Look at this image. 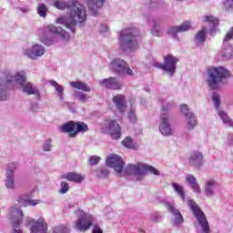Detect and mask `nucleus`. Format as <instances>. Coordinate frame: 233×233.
Listing matches in <instances>:
<instances>
[{"instance_id": "9b49d317", "label": "nucleus", "mask_w": 233, "mask_h": 233, "mask_svg": "<svg viewBox=\"0 0 233 233\" xmlns=\"http://www.w3.org/2000/svg\"><path fill=\"white\" fill-rule=\"evenodd\" d=\"M163 59L164 66H166V74H168V76H174V74H176V65L179 63V58L169 54L163 56Z\"/></svg>"}, {"instance_id": "a19ab883", "label": "nucleus", "mask_w": 233, "mask_h": 233, "mask_svg": "<svg viewBox=\"0 0 233 233\" xmlns=\"http://www.w3.org/2000/svg\"><path fill=\"white\" fill-rule=\"evenodd\" d=\"M77 99L81 103H86V101L89 99V97H88V96H86V94L80 92V93L77 94Z\"/></svg>"}, {"instance_id": "dca6fc26", "label": "nucleus", "mask_w": 233, "mask_h": 233, "mask_svg": "<svg viewBox=\"0 0 233 233\" xmlns=\"http://www.w3.org/2000/svg\"><path fill=\"white\" fill-rule=\"evenodd\" d=\"M113 103L116 105L117 110L121 112V114H125V112H127L128 106L127 105V96H125V95H116L113 97Z\"/></svg>"}, {"instance_id": "79ce46f5", "label": "nucleus", "mask_w": 233, "mask_h": 233, "mask_svg": "<svg viewBox=\"0 0 233 233\" xmlns=\"http://www.w3.org/2000/svg\"><path fill=\"white\" fill-rule=\"evenodd\" d=\"M99 161H101V157H96V156H92L89 158V165H91V166L97 165V163H99Z\"/></svg>"}, {"instance_id": "c03bdc74", "label": "nucleus", "mask_w": 233, "mask_h": 233, "mask_svg": "<svg viewBox=\"0 0 233 233\" xmlns=\"http://www.w3.org/2000/svg\"><path fill=\"white\" fill-rule=\"evenodd\" d=\"M153 66H155V68H159V70H163L164 72H167V67L165 66V64L156 62L153 64Z\"/></svg>"}, {"instance_id": "2f4dec72", "label": "nucleus", "mask_w": 233, "mask_h": 233, "mask_svg": "<svg viewBox=\"0 0 233 233\" xmlns=\"http://www.w3.org/2000/svg\"><path fill=\"white\" fill-rule=\"evenodd\" d=\"M46 12H48V8L45 4H39L37 7V14L40 17H46Z\"/></svg>"}, {"instance_id": "3c124183", "label": "nucleus", "mask_w": 233, "mask_h": 233, "mask_svg": "<svg viewBox=\"0 0 233 233\" xmlns=\"http://www.w3.org/2000/svg\"><path fill=\"white\" fill-rule=\"evenodd\" d=\"M6 99V92L0 87V101Z\"/></svg>"}, {"instance_id": "a211bd4d", "label": "nucleus", "mask_w": 233, "mask_h": 233, "mask_svg": "<svg viewBox=\"0 0 233 233\" xmlns=\"http://www.w3.org/2000/svg\"><path fill=\"white\" fill-rule=\"evenodd\" d=\"M189 165L195 168H200L203 165V153L193 151L189 157Z\"/></svg>"}, {"instance_id": "a18cd8bd", "label": "nucleus", "mask_w": 233, "mask_h": 233, "mask_svg": "<svg viewBox=\"0 0 233 233\" xmlns=\"http://www.w3.org/2000/svg\"><path fill=\"white\" fill-rule=\"evenodd\" d=\"M128 119L131 121V123H136L137 116H136V112L135 111H130L128 113Z\"/></svg>"}, {"instance_id": "39448f33", "label": "nucleus", "mask_w": 233, "mask_h": 233, "mask_svg": "<svg viewBox=\"0 0 233 233\" xmlns=\"http://www.w3.org/2000/svg\"><path fill=\"white\" fill-rule=\"evenodd\" d=\"M61 132L69 134V137H77V134H85L88 132V125L85 122L68 121L60 127Z\"/></svg>"}, {"instance_id": "cd10ccee", "label": "nucleus", "mask_w": 233, "mask_h": 233, "mask_svg": "<svg viewBox=\"0 0 233 233\" xmlns=\"http://www.w3.org/2000/svg\"><path fill=\"white\" fill-rule=\"evenodd\" d=\"M203 21H204V23H208L209 25H212L213 26H218V25H219V19H218L214 15L204 16Z\"/></svg>"}, {"instance_id": "c756f323", "label": "nucleus", "mask_w": 233, "mask_h": 233, "mask_svg": "<svg viewBox=\"0 0 233 233\" xmlns=\"http://www.w3.org/2000/svg\"><path fill=\"white\" fill-rule=\"evenodd\" d=\"M172 187L174 190L180 196V198L185 201V191H183V186L177 184V183H173Z\"/></svg>"}, {"instance_id": "c85d7f7f", "label": "nucleus", "mask_w": 233, "mask_h": 233, "mask_svg": "<svg viewBox=\"0 0 233 233\" xmlns=\"http://www.w3.org/2000/svg\"><path fill=\"white\" fill-rule=\"evenodd\" d=\"M50 85L56 88V92H58L59 96L62 98L63 97V92H65V87L63 86L59 85L56 80H50L49 81Z\"/></svg>"}, {"instance_id": "a878e982", "label": "nucleus", "mask_w": 233, "mask_h": 233, "mask_svg": "<svg viewBox=\"0 0 233 233\" xmlns=\"http://www.w3.org/2000/svg\"><path fill=\"white\" fill-rule=\"evenodd\" d=\"M186 117H187V128L192 130L198 125V119L194 116V113H186Z\"/></svg>"}, {"instance_id": "4be33fe9", "label": "nucleus", "mask_w": 233, "mask_h": 233, "mask_svg": "<svg viewBox=\"0 0 233 233\" xmlns=\"http://www.w3.org/2000/svg\"><path fill=\"white\" fill-rule=\"evenodd\" d=\"M165 207L168 212H172L173 216L175 217V223L177 225H181V223L185 221V219H183V215H181L179 209L174 208V205L167 202Z\"/></svg>"}, {"instance_id": "1a4fd4ad", "label": "nucleus", "mask_w": 233, "mask_h": 233, "mask_svg": "<svg viewBox=\"0 0 233 233\" xmlns=\"http://www.w3.org/2000/svg\"><path fill=\"white\" fill-rule=\"evenodd\" d=\"M94 225V218L92 216H87L84 214L79 218L76 223L75 228L79 232H86V230H90V228Z\"/></svg>"}, {"instance_id": "b1692460", "label": "nucleus", "mask_w": 233, "mask_h": 233, "mask_svg": "<svg viewBox=\"0 0 233 233\" xmlns=\"http://www.w3.org/2000/svg\"><path fill=\"white\" fill-rule=\"evenodd\" d=\"M207 41V29L202 28L198 34L195 35V43L198 46L203 45Z\"/></svg>"}, {"instance_id": "680f3d73", "label": "nucleus", "mask_w": 233, "mask_h": 233, "mask_svg": "<svg viewBox=\"0 0 233 233\" xmlns=\"http://www.w3.org/2000/svg\"><path fill=\"white\" fill-rule=\"evenodd\" d=\"M20 10H21L22 12H25V9H23V8H21Z\"/></svg>"}, {"instance_id": "20e7f679", "label": "nucleus", "mask_w": 233, "mask_h": 233, "mask_svg": "<svg viewBox=\"0 0 233 233\" xmlns=\"http://www.w3.org/2000/svg\"><path fill=\"white\" fill-rule=\"evenodd\" d=\"M124 172L127 176H137V179H139L141 176L148 174V172L155 176H159V170H157V168L143 163H138L137 165L129 164L125 168Z\"/></svg>"}, {"instance_id": "7ed1b4c3", "label": "nucleus", "mask_w": 233, "mask_h": 233, "mask_svg": "<svg viewBox=\"0 0 233 233\" xmlns=\"http://www.w3.org/2000/svg\"><path fill=\"white\" fill-rule=\"evenodd\" d=\"M228 76H230L228 70L224 67H210L208 69V85L211 90H218L219 83Z\"/></svg>"}, {"instance_id": "5701e85b", "label": "nucleus", "mask_w": 233, "mask_h": 233, "mask_svg": "<svg viewBox=\"0 0 233 233\" xmlns=\"http://www.w3.org/2000/svg\"><path fill=\"white\" fill-rule=\"evenodd\" d=\"M70 86L72 88H76V90H82V92H90V86L85 82L81 81H75V82H70Z\"/></svg>"}, {"instance_id": "bf43d9fd", "label": "nucleus", "mask_w": 233, "mask_h": 233, "mask_svg": "<svg viewBox=\"0 0 233 233\" xmlns=\"http://www.w3.org/2000/svg\"><path fill=\"white\" fill-rule=\"evenodd\" d=\"M154 6H156V3H152L150 8H154Z\"/></svg>"}, {"instance_id": "0eeeda50", "label": "nucleus", "mask_w": 233, "mask_h": 233, "mask_svg": "<svg viewBox=\"0 0 233 233\" xmlns=\"http://www.w3.org/2000/svg\"><path fill=\"white\" fill-rule=\"evenodd\" d=\"M15 81L19 83L22 91L26 94L27 96H34L35 94H39V91L35 88V86L31 82H26V76L25 72L17 73L15 76Z\"/></svg>"}, {"instance_id": "e433bc0d", "label": "nucleus", "mask_w": 233, "mask_h": 233, "mask_svg": "<svg viewBox=\"0 0 233 233\" xmlns=\"http://www.w3.org/2000/svg\"><path fill=\"white\" fill-rule=\"evenodd\" d=\"M22 221L23 220L21 218H18L13 223V233H23V231L19 229V226L21 225Z\"/></svg>"}, {"instance_id": "8fccbe9b", "label": "nucleus", "mask_w": 233, "mask_h": 233, "mask_svg": "<svg viewBox=\"0 0 233 233\" xmlns=\"http://www.w3.org/2000/svg\"><path fill=\"white\" fill-rule=\"evenodd\" d=\"M92 233H103V229L97 225L93 226Z\"/></svg>"}, {"instance_id": "aec40b11", "label": "nucleus", "mask_w": 233, "mask_h": 233, "mask_svg": "<svg viewBox=\"0 0 233 233\" xmlns=\"http://www.w3.org/2000/svg\"><path fill=\"white\" fill-rule=\"evenodd\" d=\"M100 85L101 86H104V88H110L111 90L121 89V84L117 82L116 77L105 78L104 80L100 81Z\"/></svg>"}, {"instance_id": "423d86ee", "label": "nucleus", "mask_w": 233, "mask_h": 233, "mask_svg": "<svg viewBox=\"0 0 233 233\" xmlns=\"http://www.w3.org/2000/svg\"><path fill=\"white\" fill-rule=\"evenodd\" d=\"M187 203L188 207L191 208L195 218H197V220L198 221L203 232L210 233V226L208 225L207 217H205V213H203L201 208L196 204V201L187 200Z\"/></svg>"}, {"instance_id": "9d476101", "label": "nucleus", "mask_w": 233, "mask_h": 233, "mask_svg": "<svg viewBox=\"0 0 233 233\" xmlns=\"http://www.w3.org/2000/svg\"><path fill=\"white\" fill-rule=\"evenodd\" d=\"M106 165L107 167L114 168L116 174H121V172H123V168H125V162L123 161V158H121V157L115 154H111L107 157Z\"/></svg>"}, {"instance_id": "13d9d810", "label": "nucleus", "mask_w": 233, "mask_h": 233, "mask_svg": "<svg viewBox=\"0 0 233 233\" xmlns=\"http://www.w3.org/2000/svg\"><path fill=\"white\" fill-rule=\"evenodd\" d=\"M18 214H19L20 218H23V212L22 211H18Z\"/></svg>"}, {"instance_id": "09e8293b", "label": "nucleus", "mask_w": 233, "mask_h": 233, "mask_svg": "<svg viewBox=\"0 0 233 233\" xmlns=\"http://www.w3.org/2000/svg\"><path fill=\"white\" fill-rule=\"evenodd\" d=\"M191 186L195 192H201V187H199V184L198 182H195V184H191Z\"/></svg>"}, {"instance_id": "58836bf2", "label": "nucleus", "mask_w": 233, "mask_h": 233, "mask_svg": "<svg viewBox=\"0 0 233 233\" xmlns=\"http://www.w3.org/2000/svg\"><path fill=\"white\" fill-rule=\"evenodd\" d=\"M60 193L61 194H66L68 190H70V186L68 185V183L66 181H63L60 184Z\"/></svg>"}, {"instance_id": "864d4df0", "label": "nucleus", "mask_w": 233, "mask_h": 233, "mask_svg": "<svg viewBox=\"0 0 233 233\" xmlns=\"http://www.w3.org/2000/svg\"><path fill=\"white\" fill-rule=\"evenodd\" d=\"M127 76H134V71L132 69L128 68V65L126 66V73Z\"/></svg>"}, {"instance_id": "f257e3e1", "label": "nucleus", "mask_w": 233, "mask_h": 233, "mask_svg": "<svg viewBox=\"0 0 233 233\" xmlns=\"http://www.w3.org/2000/svg\"><path fill=\"white\" fill-rule=\"evenodd\" d=\"M70 14L69 16L58 17L56 23L58 25H64L66 28L71 30L73 34H76V25L83 24L86 21V8L81 5L77 0H69Z\"/></svg>"}, {"instance_id": "ea45409f", "label": "nucleus", "mask_w": 233, "mask_h": 233, "mask_svg": "<svg viewBox=\"0 0 233 233\" xmlns=\"http://www.w3.org/2000/svg\"><path fill=\"white\" fill-rule=\"evenodd\" d=\"M213 102L215 104V108L217 110H219V106H220V103H221V99L219 98L218 94H216V93L213 94Z\"/></svg>"}, {"instance_id": "473e14b6", "label": "nucleus", "mask_w": 233, "mask_h": 233, "mask_svg": "<svg viewBox=\"0 0 233 233\" xmlns=\"http://www.w3.org/2000/svg\"><path fill=\"white\" fill-rule=\"evenodd\" d=\"M86 3L88 4L89 7L96 6V8H101L105 3V0H86Z\"/></svg>"}, {"instance_id": "f8f14e48", "label": "nucleus", "mask_w": 233, "mask_h": 233, "mask_svg": "<svg viewBox=\"0 0 233 233\" xmlns=\"http://www.w3.org/2000/svg\"><path fill=\"white\" fill-rule=\"evenodd\" d=\"M112 139H121V126L116 120H106L105 123Z\"/></svg>"}, {"instance_id": "bb28decb", "label": "nucleus", "mask_w": 233, "mask_h": 233, "mask_svg": "<svg viewBox=\"0 0 233 233\" xmlns=\"http://www.w3.org/2000/svg\"><path fill=\"white\" fill-rule=\"evenodd\" d=\"M217 183L216 180H208L206 183L205 192L206 196L210 197L214 196V189H212L213 187H216Z\"/></svg>"}, {"instance_id": "393cba45", "label": "nucleus", "mask_w": 233, "mask_h": 233, "mask_svg": "<svg viewBox=\"0 0 233 233\" xmlns=\"http://www.w3.org/2000/svg\"><path fill=\"white\" fill-rule=\"evenodd\" d=\"M5 186L7 188H15L14 185V170L7 169L5 173Z\"/></svg>"}, {"instance_id": "5fc2aeb1", "label": "nucleus", "mask_w": 233, "mask_h": 233, "mask_svg": "<svg viewBox=\"0 0 233 233\" xmlns=\"http://www.w3.org/2000/svg\"><path fill=\"white\" fill-rule=\"evenodd\" d=\"M51 145L50 143H47L46 145H44L43 148H44V152H50V148H51Z\"/></svg>"}, {"instance_id": "4c0bfd02", "label": "nucleus", "mask_w": 233, "mask_h": 233, "mask_svg": "<svg viewBox=\"0 0 233 233\" xmlns=\"http://www.w3.org/2000/svg\"><path fill=\"white\" fill-rule=\"evenodd\" d=\"M54 6H56V8H57L58 10H65V8H66L67 5L63 0H56L54 3Z\"/></svg>"}, {"instance_id": "ddd939ff", "label": "nucleus", "mask_w": 233, "mask_h": 233, "mask_svg": "<svg viewBox=\"0 0 233 233\" xmlns=\"http://www.w3.org/2000/svg\"><path fill=\"white\" fill-rule=\"evenodd\" d=\"M47 32L53 35H61L64 41H70V33L65 31V29L60 26H56L54 25H47Z\"/></svg>"}, {"instance_id": "c9c22d12", "label": "nucleus", "mask_w": 233, "mask_h": 233, "mask_svg": "<svg viewBox=\"0 0 233 233\" xmlns=\"http://www.w3.org/2000/svg\"><path fill=\"white\" fill-rule=\"evenodd\" d=\"M96 172L97 177H108L109 171L106 168L100 167Z\"/></svg>"}, {"instance_id": "6ab92c4d", "label": "nucleus", "mask_w": 233, "mask_h": 233, "mask_svg": "<svg viewBox=\"0 0 233 233\" xmlns=\"http://www.w3.org/2000/svg\"><path fill=\"white\" fill-rule=\"evenodd\" d=\"M60 179H66L71 183H83L85 181V175H81L77 172H68L60 177Z\"/></svg>"}, {"instance_id": "49530a36", "label": "nucleus", "mask_w": 233, "mask_h": 233, "mask_svg": "<svg viewBox=\"0 0 233 233\" xmlns=\"http://www.w3.org/2000/svg\"><path fill=\"white\" fill-rule=\"evenodd\" d=\"M187 183H189V185H194L195 183H197L196 177H194L193 175H188L187 177Z\"/></svg>"}, {"instance_id": "4d7b16f0", "label": "nucleus", "mask_w": 233, "mask_h": 233, "mask_svg": "<svg viewBox=\"0 0 233 233\" xmlns=\"http://www.w3.org/2000/svg\"><path fill=\"white\" fill-rule=\"evenodd\" d=\"M152 34H153V35H156L157 37L159 36V33H157V32L156 31V28H154V29L152 30Z\"/></svg>"}, {"instance_id": "f3484780", "label": "nucleus", "mask_w": 233, "mask_h": 233, "mask_svg": "<svg viewBox=\"0 0 233 233\" xmlns=\"http://www.w3.org/2000/svg\"><path fill=\"white\" fill-rule=\"evenodd\" d=\"M191 28H192V25H190V22L186 21L178 26L169 27L167 30V34H169V35H173L174 37H176L177 34L183 33V32H188V30Z\"/></svg>"}, {"instance_id": "6e6d98bb", "label": "nucleus", "mask_w": 233, "mask_h": 233, "mask_svg": "<svg viewBox=\"0 0 233 233\" xmlns=\"http://www.w3.org/2000/svg\"><path fill=\"white\" fill-rule=\"evenodd\" d=\"M181 110L185 112L186 114H188V106L187 104H184L181 106Z\"/></svg>"}, {"instance_id": "412c9836", "label": "nucleus", "mask_w": 233, "mask_h": 233, "mask_svg": "<svg viewBox=\"0 0 233 233\" xmlns=\"http://www.w3.org/2000/svg\"><path fill=\"white\" fill-rule=\"evenodd\" d=\"M32 194L21 195L18 197L17 201L21 207H35L40 200H32Z\"/></svg>"}, {"instance_id": "7c9ffc66", "label": "nucleus", "mask_w": 233, "mask_h": 233, "mask_svg": "<svg viewBox=\"0 0 233 233\" xmlns=\"http://www.w3.org/2000/svg\"><path fill=\"white\" fill-rule=\"evenodd\" d=\"M53 233H70V228L66 225H59L53 228Z\"/></svg>"}, {"instance_id": "f03ea898", "label": "nucleus", "mask_w": 233, "mask_h": 233, "mask_svg": "<svg viewBox=\"0 0 233 233\" xmlns=\"http://www.w3.org/2000/svg\"><path fill=\"white\" fill-rule=\"evenodd\" d=\"M120 47L124 52L127 50L134 51L139 47L137 43V36L134 33V28L127 27L120 32L119 35Z\"/></svg>"}, {"instance_id": "6e6552de", "label": "nucleus", "mask_w": 233, "mask_h": 233, "mask_svg": "<svg viewBox=\"0 0 233 233\" xmlns=\"http://www.w3.org/2000/svg\"><path fill=\"white\" fill-rule=\"evenodd\" d=\"M168 108H170V106L167 105V106H164L161 109L162 114L160 116L159 130L162 136H172V127H170L168 114H167Z\"/></svg>"}, {"instance_id": "4468645a", "label": "nucleus", "mask_w": 233, "mask_h": 233, "mask_svg": "<svg viewBox=\"0 0 233 233\" xmlns=\"http://www.w3.org/2000/svg\"><path fill=\"white\" fill-rule=\"evenodd\" d=\"M45 52V47H43V46L41 45L36 44L33 46L32 50L25 49V55L30 59H35L36 57H41V56H44Z\"/></svg>"}, {"instance_id": "052dcab7", "label": "nucleus", "mask_w": 233, "mask_h": 233, "mask_svg": "<svg viewBox=\"0 0 233 233\" xmlns=\"http://www.w3.org/2000/svg\"><path fill=\"white\" fill-rule=\"evenodd\" d=\"M31 221H32V223H35V219H32Z\"/></svg>"}, {"instance_id": "de8ad7c7", "label": "nucleus", "mask_w": 233, "mask_h": 233, "mask_svg": "<svg viewBox=\"0 0 233 233\" xmlns=\"http://www.w3.org/2000/svg\"><path fill=\"white\" fill-rule=\"evenodd\" d=\"M223 5L225 8H233V0H224Z\"/></svg>"}, {"instance_id": "f704fd0d", "label": "nucleus", "mask_w": 233, "mask_h": 233, "mask_svg": "<svg viewBox=\"0 0 233 233\" xmlns=\"http://www.w3.org/2000/svg\"><path fill=\"white\" fill-rule=\"evenodd\" d=\"M218 116L222 119L223 123H226V124L232 123V119L228 116V115H227L225 111H219Z\"/></svg>"}, {"instance_id": "37998d69", "label": "nucleus", "mask_w": 233, "mask_h": 233, "mask_svg": "<svg viewBox=\"0 0 233 233\" xmlns=\"http://www.w3.org/2000/svg\"><path fill=\"white\" fill-rule=\"evenodd\" d=\"M230 39H233V26L231 29L227 33V35L224 37V43H227V41H230Z\"/></svg>"}, {"instance_id": "603ef678", "label": "nucleus", "mask_w": 233, "mask_h": 233, "mask_svg": "<svg viewBox=\"0 0 233 233\" xmlns=\"http://www.w3.org/2000/svg\"><path fill=\"white\" fill-rule=\"evenodd\" d=\"M159 219V214L157 213H154L152 216H151V221L153 223H157V220Z\"/></svg>"}, {"instance_id": "2eb2a0df", "label": "nucleus", "mask_w": 233, "mask_h": 233, "mask_svg": "<svg viewBox=\"0 0 233 233\" xmlns=\"http://www.w3.org/2000/svg\"><path fill=\"white\" fill-rule=\"evenodd\" d=\"M127 62L123 59L116 58L110 63V66L115 74H127Z\"/></svg>"}, {"instance_id": "72a5a7b5", "label": "nucleus", "mask_w": 233, "mask_h": 233, "mask_svg": "<svg viewBox=\"0 0 233 233\" xmlns=\"http://www.w3.org/2000/svg\"><path fill=\"white\" fill-rule=\"evenodd\" d=\"M122 145L126 147V148H134V139H132L130 137H127L123 141Z\"/></svg>"}]
</instances>
